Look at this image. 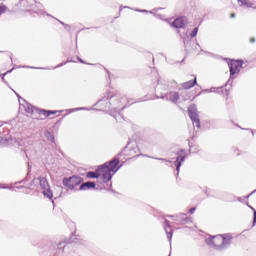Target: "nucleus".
<instances>
[{
	"label": "nucleus",
	"instance_id": "obj_1",
	"mask_svg": "<svg viewBox=\"0 0 256 256\" xmlns=\"http://www.w3.org/2000/svg\"><path fill=\"white\" fill-rule=\"evenodd\" d=\"M108 99L110 108L116 111V113L119 111H123V109L127 107V105L123 106V102L127 101V103H130V105H133L134 103L131 102V100L123 98V96L119 92L106 93V95L102 98V101H108Z\"/></svg>",
	"mask_w": 256,
	"mask_h": 256
},
{
	"label": "nucleus",
	"instance_id": "obj_2",
	"mask_svg": "<svg viewBox=\"0 0 256 256\" xmlns=\"http://www.w3.org/2000/svg\"><path fill=\"white\" fill-rule=\"evenodd\" d=\"M177 89V82L175 80L167 81L165 79H158V84L156 86V93H163V91H173Z\"/></svg>",
	"mask_w": 256,
	"mask_h": 256
},
{
	"label": "nucleus",
	"instance_id": "obj_3",
	"mask_svg": "<svg viewBox=\"0 0 256 256\" xmlns=\"http://www.w3.org/2000/svg\"><path fill=\"white\" fill-rule=\"evenodd\" d=\"M62 183L64 187H67L68 189L73 191V189H75L76 187H78V185H81V183H83V178H81V176H72L69 178L65 177L63 178Z\"/></svg>",
	"mask_w": 256,
	"mask_h": 256
},
{
	"label": "nucleus",
	"instance_id": "obj_4",
	"mask_svg": "<svg viewBox=\"0 0 256 256\" xmlns=\"http://www.w3.org/2000/svg\"><path fill=\"white\" fill-rule=\"evenodd\" d=\"M119 158L115 157L110 162H106L102 165V169H105L108 173H112V175H115L117 173L118 169H121V166H119Z\"/></svg>",
	"mask_w": 256,
	"mask_h": 256
},
{
	"label": "nucleus",
	"instance_id": "obj_5",
	"mask_svg": "<svg viewBox=\"0 0 256 256\" xmlns=\"http://www.w3.org/2000/svg\"><path fill=\"white\" fill-rule=\"evenodd\" d=\"M188 115L194 127H197L199 129V127H201V122L199 120V114L197 113V108L195 107V105H192L188 108Z\"/></svg>",
	"mask_w": 256,
	"mask_h": 256
},
{
	"label": "nucleus",
	"instance_id": "obj_6",
	"mask_svg": "<svg viewBox=\"0 0 256 256\" xmlns=\"http://www.w3.org/2000/svg\"><path fill=\"white\" fill-rule=\"evenodd\" d=\"M158 99H166V101H171V103H177L179 101V93L170 91L167 92H160V95H157Z\"/></svg>",
	"mask_w": 256,
	"mask_h": 256
},
{
	"label": "nucleus",
	"instance_id": "obj_7",
	"mask_svg": "<svg viewBox=\"0 0 256 256\" xmlns=\"http://www.w3.org/2000/svg\"><path fill=\"white\" fill-rule=\"evenodd\" d=\"M231 243H233V236L231 233L222 234V243L218 246V251H225V249H229L231 247Z\"/></svg>",
	"mask_w": 256,
	"mask_h": 256
},
{
	"label": "nucleus",
	"instance_id": "obj_8",
	"mask_svg": "<svg viewBox=\"0 0 256 256\" xmlns=\"http://www.w3.org/2000/svg\"><path fill=\"white\" fill-rule=\"evenodd\" d=\"M187 155L185 150H180L177 152L176 161L173 163L174 167H176V177H179V170L181 169L182 163L185 161Z\"/></svg>",
	"mask_w": 256,
	"mask_h": 256
},
{
	"label": "nucleus",
	"instance_id": "obj_9",
	"mask_svg": "<svg viewBox=\"0 0 256 256\" xmlns=\"http://www.w3.org/2000/svg\"><path fill=\"white\" fill-rule=\"evenodd\" d=\"M223 234L217 235V236H213L212 238H208L207 244L208 245H213L214 249H216V251H219V245H221L222 241H223Z\"/></svg>",
	"mask_w": 256,
	"mask_h": 256
},
{
	"label": "nucleus",
	"instance_id": "obj_10",
	"mask_svg": "<svg viewBox=\"0 0 256 256\" xmlns=\"http://www.w3.org/2000/svg\"><path fill=\"white\" fill-rule=\"evenodd\" d=\"M98 171H100V177L104 183H109L111 179H113L112 172H108L106 169H103V166L98 167Z\"/></svg>",
	"mask_w": 256,
	"mask_h": 256
},
{
	"label": "nucleus",
	"instance_id": "obj_11",
	"mask_svg": "<svg viewBox=\"0 0 256 256\" xmlns=\"http://www.w3.org/2000/svg\"><path fill=\"white\" fill-rule=\"evenodd\" d=\"M187 23V18L180 17L173 21L172 27H175V29H183Z\"/></svg>",
	"mask_w": 256,
	"mask_h": 256
},
{
	"label": "nucleus",
	"instance_id": "obj_12",
	"mask_svg": "<svg viewBox=\"0 0 256 256\" xmlns=\"http://www.w3.org/2000/svg\"><path fill=\"white\" fill-rule=\"evenodd\" d=\"M172 218L173 221H175L178 225H185L189 221V218L186 214H179L176 216H172Z\"/></svg>",
	"mask_w": 256,
	"mask_h": 256
},
{
	"label": "nucleus",
	"instance_id": "obj_13",
	"mask_svg": "<svg viewBox=\"0 0 256 256\" xmlns=\"http://www.w3.org/2000/svg\"><path fill=\"white\" fill-rule=\"evenodd\" d=\"M229 69H230V77H233L235 73H239V62L237 61H231L229 64Z\"/></svg>",
	"mask_w": 256,
	"mask_h": 256
},
{
	"label": "nucleus",
	"instance_id": "obj_14",
	"mask_svg": "<svg viewBox=\"0 0 256 256\" xmlns=\"http://www.w3.org/2000/svg\"><path fill=\"white\" fill-rule=\"evenodd\" d=\"M25 111L26 113H30L31 115H40L41 113V109L31 105V104H26V107H25Z\"/></svg>",
	"mask_w": 256,
	"mask_h": 256
},
{
	"label": "nucleus",
	"instance_id": "obj_15",
	"mask_svg": "<svg viewBox=\"0 0 256 256\" xmlns=\"http://www.w3.org/2000/svg\"><path fill=\"white\" fill-rule=\"evenodd\" d=\"M164 230L166 231L167 238L171 241V239H173V229H171V225L168 220L164 221Z\"/></svg>",
	"mask_w": 256,
	"mask_h": 256
},
{
	"label": "nucleus",
	"instance_id": "obj_16",
	"mask_svg": "<svg viewBox=\"0 0 256 256\" xmlns=\"http://www.w3.org/2000/svg\"><path fill=\"white\" fill-rule=\"evenodd\" d=\"M87 189H95V182H85L82 183L78 189V191H87Z\"/></svg>",
	"mask_w": 256,
	"mask_h": 256
},
{
	"label": "nucleus",
	"instance_id": "obj_17",
	"mask_svg": "<svg viewBox=\"0 0 256 256\" xmlns=\"http://www.w3.org/2000/svg\"><path fill=\"white\" fill-rule=\"evenodd\" d=\"M38 181H39L42 191L49 188V181H47L46 177L40 176V177H38Z\"/></svg>",
	"mask_w": 256,
	"mask_h": 256
},
{
	"label": "nucleus",
	"instance_id": "obj_18",
	"mask_svg": "<svg viewBox=\"0 0 256 256\" xmlns=\"http://www.w3.org/2000/svg\"><path fill=\"white\" fill-rule=\"evenodd\" d=\"M183 43H184L186 53H193V47L191 46L194 44V42L191 40L187 41V39L184 38Z\"/></svg>",
	"mask_w": 256,
	"mask_h": 256
},
{
	"label": "nucleus",
	"instance_id": "obj_19",
	"mask_svg": "<svg viewBox=\"0 0 256 256\" xmlns=\"http://www.w3.org/2000/svg\"><path fill=\"white\" fill-rule=\"evenodd\" d=\"M195 85H197V78L182 83L183 89H191L192 87H195Z\"/></svg>",
	"mask_w": 256,
	"mask_h": 256
},
{
	"label": "nucleus",
	"instance_id": "obj_20",
	"mask_svg": "<svg viewBox=\"0 0 256 256\" xmlns=\"http://www.w3.org/2000/svg\"><path fill=\"white\" fill-rule=\"evenodd\" d=\"M86 177H88L89 179H99V177H101L99 168L95 172L93 171L87 172Z\"/></svg>",
	"mask_w": 256,
	"mask_h": 256
},
{
	"label": "nucleus",
	"instance_id": "obj_21",
	"mask_svg": "<svg viewBox=\"0 0 256 256\" xmlns=\"http://www.w3.org/2000/svg\"><path fill=\"white\" fill-rule=\"evenodd\" d=\"M40 115H44V117H51V115H57V111L40 109Z\"/></svg>",
	"mask_w": 256,
	"mask_h": 256
},
{
	"label": "nucleus",
	"instance_id": "obj_22",
	"mask_svg": "<svg viewBox=\"0 0 256 256\" xmlns=\"http://www.w3.org/2000/svg\"><path fill=\"white\" fill-rule=\"evenodd\" d=\"M43 195L47 199H53V192L51 191V187L50 186L43 190Z\"/></svg>",
	"mask_w": 256,
	"mask_h": 256
},
{
	"label": "nucleus",
	"instance_id": "obj_23",
	"mask_svg": "<svg viewBox=\"0 0 256 256\" xmlns=\"http://www.w3.org/2000/svg\"><path fill=\"white\" fill-rule=\"evenodd\" d=\"M238 3H240L241 7H253V3H251L249 0H238Z\"/></svg>",
	"mask_w": 256,
	"mask_h": 256
},
{
	"label": "nucleus",
	"instance_id": "obj_24",
	"mask_svg": "<svg viewBox=\"0 0 256 256\" xmlns=\"http://www.w3.org/2000/svg\"><path fill=\"white\" fill-rule=\"evenodd\" d=\"M44 136L48 141H51V143H55V136H53L48 130L44 132Z\"/></svg>",
	"mask_w": 256,
	"mask_h": 256
},
{
	"label": "nucleus",
	"instance_id": "obj_25",
	"mask_svg": "<svg viewBox=\"0 0 256 256\" xmlns=\"http://www.w3.org/2000/svg\"><path fill=\"white\" fill-rule=\"evenodd\" d=\"M206 91L209 92V90H206ZM219 91H223V87H218V88L212 87L210 89V93H219Z\"/></svg>",
	"mask_w": 256,
	"mask_h": 256
},
{
	"label": "nucleus",
	"instance_id": "obj_26",
	"mask_svg": "<svg viewBox=\"0 0 256 256\" xmlns=\"http://www.w3.org/2000/svg\"><path fill=\"white\" fill-rule=\"evenodd\" d=\"M197 33H199V28L195 27L190 34L191 39H193V37H197Z\"/></svg>",
	"mask_w": 256,
	"mask_h": 256
},
{
	"label": "nucleus",
	"instance_id": "obj_27",
	"mask_svg": "<svg viewBox=\"0 0 256 256\" xmlns=\"http://www.w3.org/2000/svg\"><path fill=\"white\" fill-rule=\"evenodd\" d=\"M78 241H79V239L75 236H72L68 239V243H76L77 244V243H79Z\"/></svg>",
	"mask_w": 256,
	"mask_h": 256
},
{
	"label": "nucleus",
	"instance_id": "obj_28",
	"mask_svg": "<svg viewBox=\"0 0 256 256\" xmlns=\"http://www.w3.org/2000/svg\"><path fill=\"white\" fill-rule=\"evenodd\" d=\"M65 242H60L58 245H57V249H63V251H65Z\"/></svg>",
	"mask_w": 256,
	"mask_h": 256
},
{
	"label": "nucleus",
	"instance_id": "obj_29",
	"mask_svg": "<svg viewBox=\"0 0 256 256\" xmlns=\"http://www.w3.org/2000/svg\"><path fill=\"white\" fill-rule=\"evenodd\" d=\"M6 11H7V6L0 5V15H1V13H5Z\"/></svg>",
	"mask_w": 256,
	"mask_h": 256
},
{
	"label": "nucleus",
	"instance_id": "obj_30",
	"mask_svg": "<svg viewBox=\"0 0 256 256\" xmlns=\"http://www.w3.org/2000/svg\"><path fill=\"white\" fill-rule=\"evenodd\" d=\"M67 63H69V61H66V62H62L60 64H58L55 69H59V67H63V65H67Z\"/></svg>",
	"mask_w": 256,
	"mask_h": 256
},
{
	"label": "nucleus",
	"instance_id": "obj_31",
	"mask_svg": "<svg viewBox=\"0 0 256 256\" xmlns=\"http://www.w3.org/2000/svg\"><path fill=\"white\" fill-rule=\"evenodd\" d=\"M253 211H254V218H253L252 226L255 227V224H256V210L253 209Z\"/></svg>",
	"mask_w": 256,
	"mask_h": 256
},
{
	"label": "nucleus",
	"instance_id": "obj_32",
	"mask_svg": "<svg viewBox=\"0 0 256 256\" xmlns=\"http://www.w3.org/2000/svg\"><path fill=\"white\" fill-rule=\"evenodd\" d=\"M0 189H11V187L5 185V184H2L0 183Z\"/></svg>",
	"mask_w": 256,
	"mask_h": 256
},
{
	"label": "nucleus",
	"instance_id": "obj_33",
	"mask_svg": "<svg viewBox=\"0 0 256 256\" xmlns=\"http://www.w3.org/2000/svg\"><path fill=\"white\" fill-rule=\"evenodd\" d=\"M195 207H193V208H191L190 210H189V213H191V215H193V213H195Z\"/></svg>",
	"mask_w": 256,
	"mask_h": 256
},
{
	"label": "nucleus",
	"instance_id": "obj_34",
	"mask_svg": "<svg viewBox=\"0 0 256 256\" xmlns=\"http://www.w3.org/2000/svg\"><path fill=\"white\" fill-rule=\"evenodd\" d=\"M154 159H156L158 161H165V162H167V159H165V158H154Z\"/></svg>",
	"mask_w": 256,
	"mask_h": 256
},
{
	"label": "nucleus",
	"instance_id": "obj_35",
	"mask_svg": "<svg viewBox=\"0 0 256 256\" xmlns=\"http://www.w3.org/2000/svg\"><path fill=\"white\" fill-rule=\"evenodd\" d=\"M85 109H87V108H83V107L82 108H76L75 111H85Z\"/></svg>",
	"mask_w": 256,
	"mask_h": 256
},
{
	"label": "nucleus",
	"instance_id": "obj_36",
	"mask_svg": "<svg viewBox=\"0 0 256 256\" xmlns=\"http://www.w3.org/2000/svg\"><path fill=\"white\" fill-rule=\"evenodd\" d=\"M29 69H45V68H41V67H29Z\"/></svg>",
	"mask_w": 256,
	"mask_h": 256
},
{
	"label": "nucleus",
	"instance_id": "obj_37",
	"mask_svg": "<svg viewBox=\"0 0 256 256\" xmlns=\"http://www.w3.org/2000/svg\"><path fill=\"white\" fill-rule=\"evenodd\" d=\"M60 23H61V25H63L64 27H69V25L65 24L64 22H61V21H60Z\"/></svg>",
	"mask_w": 256,
	"mask_h": 256
},
{
	"label": "nucleus",
	"instance_id": "obj_38",
	"mask_svg": "<svg viewBox=\"0 0 256 256\" xmlns=\"http://www.w3.org/2000/svg\"><path fill=\"white\" fill-rule=\"evenodd\" d=\"M230 17H231V19H235V13H232V14L230 15Z\"/></svg>",
	"mask_w": 256,
	"mask_h": 256
},
{
	"label": "nucleus",
	"instance_id": "obj_39",
	"mask_svg": "<svg viewBox=\"0 0 256 256\" xmlns=\"http://www.w3.org/2000/svg\"><path fill=\"white\" fill-rule=\"evenodd\" d=\"M78 61H79L80 63H85V61H83V59H81V58H79V57H78Z\"/></svg>",
	"mask_w": 256,
	"mask_h": 256
},
{
	"label": "nucleus",
	"instance_id": "obj_40",
	"mask_svg": "<svg viewBox=\"0 0 256 256\" xmlns=\"http://www.w3.org/2000/svg\"><path fill=\"white\" fill-rule=\"evenodd\" d=\"M250 43H255V38H251Z\"/></svg>",
	"mask_w": 256,
	"mask_h": 256
},
{
	"label": "nucleus",
	"instance_id": "obj_41",
	"mask_svg": "<svg viewBox=\"0 0 256 256\" xmlns=\"http://www.w3.org/2000/svg\"><path fill=\"white\" fill-rule=\"evenodd\" d=\"M16 95L18 97V101H21V99H23V98H21V96H19V94H16Z\"/></svg>",
	"mask_w": 256,
	"mask_h": 256
},
{
	"label": "nucleus",
	"instance_id": "obj_42",
	"mask_svg": "<svg viewBox=\"0 0 256 256\" xmlns=\"http://www.w3.org/2000/svg\"><path fill=\"white\" fill-rule=\"evenodd\" d=\"M142 13H147V10H140Z\"/></svg>",
	"mask_w": 256,
	"mask_h": 256
},
{
	"label": "nucleus",
	"instance_id": "obj_43",
	"mask_svg": "<svg viewBox=\"0 0 256 256\" xmlns=\"http://www.w3.org/2000/svg\"><path fill=\"white\" fill-rule=\"evenodd\" d=\"M2 81H5V76L2 77Z\"/></svg>",
	"mask_w": 256,
	"mask_h": 256
},
{
	"label": "nucleus",
	"instance_id": "obj_44",
	"mask_svg": "<svg viewBox=\"0 0 256 256\" xmlns=\"http://www.w3.org/2000/svg\"><path fill=\"white\" fill-rule=\"evenodd\" d=\"M253 193H256V191L254 190L253 192H251V195H253Z\"/></svg>",
	"mask_w": 256,
	"mask_h": 256
},
{
	"label": "nucleus",
	"instance_id": "obj_45",
	"mask_svg": "<svg viewBox=\"0 0 256 256\" xmlns=\"http://www.w3.org/2000/svg\"><path fill=\"white\" fill-rule=\"evenodd\" d=\"M7 73H11V70H10V71H7Z\"/></svg>",
	"mask_w": 256,
	"mask_h": 256
},
{
	"label": "nucleus",
	"instance_id": "obj_46",
	"mask_svg": "<svg viewBox=\"0 0 256 256\" xmlns=\"http://www.w3.org/2000/svg\"><path fill=\"white\" fill-rule=\"evenodd\" d=\"M247 197H251V194H249Z\"/></svg>",
	"mask_w": 256,
	"mask_h": 256
},
{
	"label": "nucleus",
	"instance_id": "obj_47",
	"mask_svg": "<svg viewBox=\"0 0 256 256\" xmlns=\"http://www.w3.org/2000/svg\"><path fill=\"white\" fill-rule=\"evenodd\" d=\"M14 93L17 95V92H16V91H14Z\"/></svg>",
	"mask_w": 256,
	"mask_h": 256
},
{
	"label": "nucleus",
	"instance_id": "obj_48",
	"mask_svg": "<svg viewBox=\"0 0 256 256\" xmlns=\"http://www.w3.org/2000/svg\"><path fill=\"white\" fill-rule=\"evenodd\" d=\"M250 207V209H253V207H251V206H249Z\"/></svg>",
	"mask_w": 256,
	"mask_h": 256
},
{
	"label": "nucleus",
	"instance_id": "obj_49",
	"mask_svg": "<svg viewBox=\"0 0 256 256\" xmlns=\"http://www.w3.org/2000/svg\"><path fill=\"white\" fill-rule=\"evenodd\" d=\"M59 153H62L61 150H59Z\"/></svg>",
	"mask_w": 256,
	"mask_h": 256
},
{
	"label": "nucleus",
	"instance_id": "obj_50",
	"mask_svg": "<svg viewBox=\"0 0 256 256\" xmlns=\"http://www.w3.org/2000/svg\"><path fill=\"white\" fill-rule=\"evenodd\" d=\"M256 191V190H255Z\"/></svg>",
	"mask_w": 256,
	"mask_h": 256
}]
</instances>
